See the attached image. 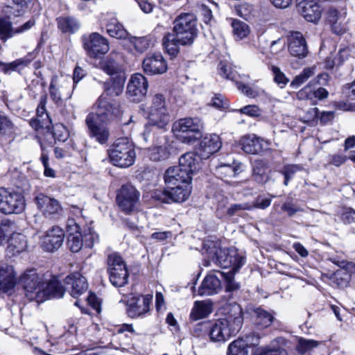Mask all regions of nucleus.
Masks as SVG:
<instances>
[{
    "label": "nucleus",
    "instance_id": "a19ab883",
    "mask_svg": "<svg viewBox=\"0 0 355 355\" xmlns=\"http://www.w3.org/2000/svg\"><path fill=\"white\" fill-rule=\"evenodd\" d=\"M254 313L256 314L254 322L259 327L264 329L272 324L274 317L269 312L261 308H257L255 309Z\"/></svg>",
    "mask_w": 355,
    "mask_h": 355
},
{
    "label": "nucleus",
    "instance_id": "6ab92c4d",
    "mask_svg": "<svg viewBox=\"0 0 355 355\" xmlns=\"http://www.w3.org/2000/svg\"><path fill=\"white\" fill-rule=\"evenodd\" d=\"M35 202L37 208L46 216L58 214L62 210V207L58 200L43 193L37 196L35 198Z\"/></svg>",
    "mask_w": 355,
    "mask_h": 355
},
{
    "label": "nucleus",
    "instance_id": "2f4dec72",
    "mask_svg": "<svg viewBox=\"0 0 355 355\" xmlns=\"http://www.w3.org/2000/svg\"><path fill=\"white\" fill-rule=\"evenodd\" d=\"M263 140L254 135L243 137L240 141L242 150L249 154H259L263 150Z\"/></svg>",
    "mask_w": 355,
    "mask_h": 355
},
{
    "label": "nucleus",
    "instance_id": "de8ad7c7",
    "mask_svg": "<svg viewBox=\"0 0 355 355\" xmlns=\"http://www.w3.org/2000/svg\"><path fill=\"white\" fill-rule=\"evenodd\" d=\"M130 42L139 53H144L150 45V40L147 37H131Z\"/></svg>",
    "mask_w": 355,
    "mask_h": 355
},
{
    "label": "nucleus",
    "instance_id": "5701e85b",
    "mask_svg": "<svg viewBox=\"0 0 355 355\" xmlns=\"http://www.w3.org/2000/svg\"><path fill=\"white\" fill-rule=\"evenodd\" d=\"M327 21L330 24L332 31L336 35H342L346 31V12H339L336 9L329 10Z\"/></svg>",
    "mask_w": 355,
    "mask_h": 355
},
{
    "label": "nucleus",
    "instance_id": "aec40b11",
    "mask_svg": "<svg viewBox=\"0 0 355 355\" xmlns=\"http://www.w3.org/2000/svg\"><path fill=\"white\" fill-rule=\"evenodd\" d=\"M288 51L290 54L298 58H304L308 54L306 40L300 32H293L288 37Z\"/></svg>",
    "mask_w": 355,
    "mask_h": 355
},
{
    "label": "nucleus",
    "instance_id": "c9c22d12",
    "mask_svg": "<svg viewBox=\"0 0 355 355\" xmlns=\"http://www.w3.org/2000/svg\"><path fill=\"white\" fill-rule=\"evenodd\" d=\"M239 173V167L230 164H220L215 168V175L226 182H229L227 178L235 177Z\"/></svg>",
    "mask_w": 355,
    "mask_h": 355
},
{
    "label": "nucleus",
    "instance_id": "2eb2a0df",
    "mask_svg": "<svg viewBox=\"0 0 355 355\" xmlns=\"http://www.w3.org/2000/svg\"><path fill=\"white\" fill-rule=\"evenodd\" d=\"M142 67L148 75L162 74L168 69L166 61L160 53H148L143 60Z\"/></svg>",
    "mask_w": 355,
    "mask_h": 355
},
{
    "label": "nucleus",
    "instance_id": "c85d7f7f",
    "mask_svg": "<svg viewBox=\"0 0 355 355\" xmlns=\"http://www.w3.org/2000/svg\"><path fill=\"white\" fill-rule=\"evenodd\" d=\"M213 311L212 302L207 300L196 301L190 313V318L198 320L207 318Z\"/></svg>",
    "mask_w": 355,
    "mask_h": 355
},
{
    "label": "nucleus",
    "instance_id": "412c9836",
    "mask_svg": "<svg viewBox=\"0 0 355 355\" xmlns=\"http://www.w3.org/2000/svg\"><path fill=\"white\" fill-rule=\"evenodd\" d=\"M222 143L218 135L213 134L203 137L198 148L199 155L202 159H207L221 148Z\"/></svg>",
    "mask_w": 355,
    "mask_h": 355
},
{
    "label": "nucleus",
    "instance_id": "7ed1b4c3",
    "mask_svg": "<svg viewBox=\"0 0 355 355\" xmlns=\"http://www.w3.org/2000/svg\"><path fill=\"white\" fill-rule=\"evenodd\" d=\"M230 310L226 318L209 324L208 335L211 341L224 343L241 329L243 323L241 306L235 304Z\"/></svg>",
    "mask_w": 355,
    "mask_h": 355
},
{
    "label": "nucleus",
    "instance_id": "ddd939ff",
    "mask_svg": "<svg viewBox=\"0 0 355 355\" xmlns=\"http://www.w3.org/2000/svg\"><path fill=\"white\" fill-rule=\"evenodd\" d=\"M64 239V230L58 226H53L42 236L41 246L44 251L53 252L62 245Z\"/></svg>",
    "mask_w": 355,
    "mask_h": 355
},
{
    "label": "nucleus",
    "instance_id": "1a4fd4ad",
    "mask_svg": "<svg viewBox=\"0 0 355 355\" xmlns=\"http://www.w3.org/2000/svg\"><path fill=\"white\" fill-rule=\"evenodd\" d=\"M81 40L87 55L91 58L101 57L110 50L107 39L98 33L94 32L83 35Z\"/></svg>",
    "mask_w": 355,
    "mask_h": 355
},
{
    "label": "nucleus",
    "instance_id": "cd10ccee",
    "mask_svg": "<svg viewBox=\"0 0 355 355\" xmlns=\"http://www.w3.org/2000/svg\"><path fill=\"white\" fill-rule=\"evenodd\" d=\"M69 83L62 81L57 76L52 77L49 91L51 99L57 105L62 104V96Z\"/></svg>",
    "mask_w": 355,
    "mask_h": 355
},
{
    "label": "nucleus",
    "instance_id": "603ef678",
    "mask_svg": "<svg viewBox=\"0 0 355 355\" xmlns=\"http://www.w3.org/2000/svg\"><path fill=\"white\" fill-rule=\"evenodd\" d=\"M233 33L239 39H243L249 33V28L247 24L239 20H234L232 24Z\"/></svg>",
    "mask_w": 355,
    "mask_h": 355
},
{
    "label": "nucleus",
    "instance_id": "4c0bfd02",
    "mask_svg": "<svg viewBox=\"0 0 355 355\" xmlns=\"http://www.w3.org/2000/svg\"><path fill=\"white\" fill-rule=\"evenodd\" d=\"M107 272L109 274L110 281L113 286L122 287L128 284L129 277L128 270H116V268L114 270L112 268Z\"/></svg>",
    "mask_w": 355,
    "mask_h": 355
},
{
    "label": "nucleus",
    "instance_id": "473e14b6",
    "mask_svg": "<svg viewBox=\"0 0 355 355\" xmlns=\"http://www.w3.org/2000/svg\"><path fill=\"white\" fill-rule=\"evenodd\" d=\"M198 159L193 153H187L182 155L179 159V165L176 166L181 168L183 173L187 174L192 178V175L197 170Z\"/></svg>",
    "mask_w": 355,
    "mask_h": 355
},
{
    "label": "nucleus",
    "instance_id": "f704fd0d",
    "mask_svg": "<svg viewBox=\"0 0 355 355\" xmlns=\"http://www.w3.org/2000/svg\"><path fill=\"white\" fill-rule=\"evenodd\" d=\"M106 31L110 37L116 39H125L128 35V32L123 24L114 17L108 19L106 24Z\"/></svg>",
    "mask_w": 355,
    "mask_h": 355
},
{
    "label": "nucleus",
    "instance_id": "58836bf2",
    "mask_svg": "<svg viewBox=\"0 0 355 355\" xmlns=\"http://www.w3.org/2000/svg\"><path fill=\"white\" fill-rule=\"evenodd\" d=\"M248 348L247 341L238 338L229 345L227 355H248Z\"/></svg>",
    "mask_w": 355,
    "mask_h": 355
},
{
    "label": "nucleus",
    "instance_id": "ea45409f",
    "mask_svg": "<svg viewBox=\"0 0 355 355\" xmlns=\"http://www.w3.org/2000/svg\"><path fill=\"white\" fill-rule=\"evenodd\" d=\"M114 52H112L105 60L101 63V69L107 74L115 76L116 75H122L120 72L121 67L114 60Z\"/></svg>",
    "mask_w": 355,
    "mask_h": 355
},
{
    "label": "nucleus",
    "instance_id": "0e129e2a",
    "mask_svg": "<svg viewBox=\"0 0 355 355\" xmlns=\"http://www.w3.org/2000/svg\"><path fill=\"white\" fill-rule=\"evenodd\" d=\"M152 198L164 203L172 202L167 187L164 191H155L152 194Z\"/></svg>",
    "mask_w": 355,
    "mask_h": 355
},
{
    "label": "nucleus",
    "instance_id": "f3484780",
    "mask_svg": "<svg viewBox=\"0 0 355 355\" xmlns=\"http://www.w3.org/2000/svg\"><path fill=\"white\" fill-rule=\"evenodd\" d=\"M297 8L308 21L315 23L321 17L322 9L318 0H297Z\"/></svg>",
    "mask_w": 355,
    "mask_h": 355
},
{
    "label": "nucleus",
    "instance_id": "6e6552de",
    "mask_svg": "<svg viewBox=\"0 0 355 355\" xmlns=\"http://www.w3.org/2000/svg\"><path fill=\"white\" fill-rule=\"evenodd\" d=\"M140 193L131 184H125L119 189L116 200L120 209L125 214L138 210Z\"/></svg>",
    "mask_w": 355,
    "mask_h": 355
},
{
    "label": "nucleus",
    "instance_id": "f03ea898",
    "mask_svg": "<svg viewBox=\"0 0 355 355\" xmlns=\"http://www.w3.org/2000/svg\"><path fill=\"white\" fill-rule=\"evenodd\" d=\"M196 16L191 12H182L173 21V33H168L162 39L166 51L171 56L179 53L180 46L191 45L198 33Z\"/></svg>",
    "mask_w": 355,
    "mask_h": 355
},
{
    "label": "nucleus",
    "instance_id": "8fccbe9b",
    "mask_svg": "<svg viewBox=\"0 0 355 355\" xmlns=\"http://www.w3.org/2000/svg\"><path fill=\"white\" fill-rule=\"evenodd\" d=\"M83 239V246L85 248H92L94 243L98 241V235L91 227H87L84 230L82 234Z\"/></svg>",
    "mask_w": 355,
    "mask_h": 355
},
{
    "label": "nucleus",
    "instance_id": "4be33fe9",
    "mask_svg": "<svg viewBox=\"0 0 355 355\" xmlns=\"http://www.w3.org/2000/svg\"><path fill=\"white\" fill-rule=\"evenodd\" d=\"M12 266L3 264L0 266V293H8L16 285V277Z\"/></svg>",
    "mask_w": 355,
    "mask_h": 355
},
{
    "label": "nucleus",
    "instance_id": "a18cd8bd",
    "mask_svg": "<svg viewBox=\"0 0 355 355\" xmlns=\"http://www.w3.org/2000/svg\"><path fill=\"white\" fill-rule=\"evenodd\" d=\"M236 272L230 270L227 272H220V275L225 281V289L227 292L237 291L240 288V284L234 281V275Z\"/></svg>",
    "mask_w": 355,
    "mask_h": 355
},
{
    "label": "nucleus",
    "instance_id": "39448f33",
    "mask_svg": "<svg viewBox=\"0 0 355 355\" xmlns=\"http://www.w3.org/2000/svg\"><path fill=\"white\" fill-rule=\"evenodd\" d=\"M111 163L120 168H128L134 164L136 159L135 146L128 138L116 139L109 149Z\"/></svg>",
    "mask_w": 355,
    "mask_h": 355
},
{
    "label": "nucleus",
    "instance_id": "bb28decb",
    "mask_svg": "<svg viewBox=\"0 0 355 355\" xmlns=\"http://www.w3.org/2000/svg\"><path fill=\"white\" fill-rule=\"evenodd\" d=\"M284 343L283 338H277L270 345L257 348L253 355H287V352L284 348Z\"/></svg>",
    "mask_w": 355,
    "mask_h": 355
},
{
    "label": "nucleus",
    "instance_id": "bf43d9fd",
    "mask_svg": "<svg viewBox=\"0 0 355 355\" xmlns=\"http://www.w3.org/2000/svg\"><path fill=\"white\" fill-rule=\"evenodd\" d=\"M219 73L221 76L226 79L235 82L237 80L236 71L231 66L227 65L223 62H220L219 64Z\"/></svg>",
    "mask_w": 355,
    "mask_h": 355
},
{
    "label": "nucleus",
    "instance_id": "423d86ee",
    "mask_svg": "<svg viewBox=\"0 0 355 355\" xmlns=\"http://www.w3.org/2000/svg\"><path fill=\"white\" fill-rule=\"evenodd\" d=\"M203 123L198 117H187L175 121L173 130L182 142L191 144L202 136Z\"/></svg>",
    "mask_w": 355,
    "mask_h": 355
},
{
    "label": "nucleus",
    "instance_id": "7c9ffc66",
    "mask_svg": "<svg viewBox=\"0 0 355 355\" xmlns=\"http://www.w3.org/2000/svg\"><path fill=\"white\" fill-rule=\"evenodd\" d=\"M191 182H186L179 185L168 187V191L172 202H182L190 196L191 191Z\"/></svg>",
    "mask_w": 355,
    "mask_h": 355
},
{
    "label": "nucleus",
    "instance_id": "9d476101",
    "mask_svg": "<svg viewBox=\"0 0 355 355\" xmlns=\"http://www.w3.org/2000/svg\"><path fill=\"white\" fill-rule=\"evenodd\" d=\"M25 209L22 195L4 187L0 188V212L4 214H19Z\"/></svg>",
    "mask_w": 355,
    "mask_h": 355
},
{
    "label": "nucleus",
    "instance_id": "c756f323",
    "mask_svg": "<svg viewBox=\"0 0 355 355\" xmlns=\"http://www.w3.org/2000/svg\"><path fill=\"white\" fill-rule=\"evenodd\" d=\"M27 241L26 236L20 233L13 232L8 241L7 252L16 255L26 249Z\"/></svg>",
    "mask_w": 355,
    "mask_h": 355
},
{
    "label": "nucleus",
    "instance_id": "13d9d810",
    "mask_svg": "<svg viewBox=\"0 0 355 355\" xmlns=\"http://www.w3.org/2000/svg\"><path fill=\"white\" fill-rule=\"evenodd\" d=\"M237 89L241 91L243 94L250 98H255L259 96L261 90L259 88H253L248 85L244 84L242 82L236 81Z\"/></svg>",
    "mask_w": 355,
    "mask_h": 355
},
{
    "label": "nucleus",
    "instance_id": "dca6fc26",
    "mask_svg": "<svg viewBox=\"0 0 355 355\" xmlns=\"http://www.w3.org/2000/svg\"><path fill=\"white\" fill-rule=\"evenodd\" d=\"M152 300L151 295L132 297L128 302V315L131 318H137L148 312Z\"/></svg>",
    "mask_w": 355,
    "mask_h": 355
},
{
    "label": "nucleus",
    "instance_id": "b1692460",
    "mask_svg": "<svg viewBox=\"0 0 355 355\" xmlns=\"http://www.w3.org/2000/svg\"><path fill=\"white\" fill-rule=\"evenodd\" d=\"M164 183L166 187H171L186 182H191L192 178L183 173L181 168L176 166L169 167L164 175Z\"/></svg>",
    "mask_w": 355,
    "mask_h": 355
},
{
    "label": "nucleus",
    "instance_id": "49530a36",
    "mask_svg": "<svg viewBox=\"0 0 355 355\" xmlns=\"http://www.w3.org/2000/svg\"><path fill=\"white\" fill-rule=\"evenodd\" d=\"M313 75V68H305L298 76L295 77L291 83V86L293 88H297Z\"/></svg>",
    "mask_w": 355,
    "mask_h": 355
},
{
    "label": "nucleus",
    "instance_id": "4468645a",
    "mask_svg": "<svg viewBox=\"0 0 355 355\" xmlns=\"http://www.w3.org/2000/svg\"><path fill=\"white\" fill-rule=\"evenodd\" d=\"M89 136L100 144H105L110 138L109 129L103 125L98 124L94 113H89L85 119Z\"/></svg>",
    "mask_w": 355,
    "mask_h": 355
},
{
    "label": "nucleus",
    "instance_id": "f257e3e1",
    "mask_svg": "<svg viewBox=\"0 0 355 355\" xmlns=\"http://www.w3.org/2000/svg\"><path fill=\"white\" fill-rule=\"evenodd\" d=\"M25 297L29 301L41 303L49 298H60L64 290L60 283L53 279L47 282L43 274L35 270H28L19 277Z\"/></svg>",
    "mask_w": 355,
    "mask_h": 355
},
{
    "label": "nucleus",
    "instance_id": "20e7f679",
    "mask_svg": "<svg viewBox=\"0 0 355 355\" xmlns=\"http://www.w3.org/2000/svg\"><path fill=\"white\" fill-rule=\"evenodd\" d=\"M96 110V119L104 123H110L112 122H121L123 125H128L132 121V116L128 122L122 121L123 112L121 108L120 103L107 95H101L94 105Z\"/></svg>",
    "mask_w": 355,
    "mask_h": 355
},
{
    "label": "nucleus",
    "instance_id": "052dcab7",
    "mask_svg": "<svg viewBox=\"0 0 355 355\" xmlns=\"http://www.w3.org/2000/svg\"><path fill=\"white\" fill-rule=\"evenodd\" d=\"M274 76V81L281 87L284 88L289 82L285 74L281 71V69L275 65H272L270 67Z\"/></svg>",
    "mask_w": 355,
    "mask_h": 355
},
{
    "label": "nucleus",
    "instance_id": "f8f14e48",
    "mask_svg": "<svg viewBox=\"0 0 355 355\" xmlns=\"http://www.w3.org/2000/svg\"><path fill=\"white\" fill-rule=\"evenodd\" d=\"M148 87V81L141 73L131 76L127 86V98L132 102H139L145 96Z\"/></svg>",
    "mask_w": 355,
    "mask_h": 355
},
{
    "label": "nucleus",
    "instance_id": "a211bd4d",
    "mask_svg": "<svg viewBox=\"0 0 355 355\" xmlns=\"http://www.w3.org/2000/svg\"><path fill=\"white\" fill-rule=\"evenodd\" d=\"M66 288L73 297H78L87 290L86 279L80 272H73L66 277L64 279Z\"/></svg>",
    "mask_w": 355,
    "mask_h": 355
},
{
    "label": "nucleus",
    "instance_id": "0eeeda50",
    "mask_svg": "<svg viewBox=\"0 0 355 355\" xmlns=\"http://www.w3.org/2000/svg\"><path fill=\"white\" fill-rule=\"evenodd\" d=\"M148 117L150 124L157 125L158 129H164L168 124L170 115L162 94H156L152 97L151 105L148 107Z\"/></svg>",
    "mask_w": 355,
    "mask_h": 355
},
{
    "label": "nucleus",
    "instance_id": "69168bd1",
    "mask_svg": "<svg viewBox=\"0 0 355 355\" xmlns=\"http://www.w3.org/2000/svg\"><path fill=\"white\" fill-rule=\"evenodd\" d=\"M239 112L251 117H257L261 115V110L255 105H249L241 108Z\"/></svg>",
    "mask_w": 355,
    "mask_h": 355
},
{
    "label": "nucleus",
    "instance_id": "79ce46f5",
    "mask_svg": "<svg viewBox=\"0 0 355 355\" xmlns=\"http://www.w3.org/2000/svg\"><path fill=\"white\" fill-rule=\"evenodd\" d=\"M119 270H128L126 263L123 259L116 252L109 254L107 257V272L110 271V269Z\"/></svg>",
    "mask_w": 355,
    "mask_h": 355
},
{
    "label": "nucleus",
    "instance_id": "338daca9",
    "mask_svg": "<svg viewBox=\"0 0 355 355\" xmlns=\"http://www.w3.org/2000/svg\"><path fill=\"white\" fill-rule=\"evenodd\" d=\"M253 177L257 182L261 184L266 183L268 180V177L263 167H254L253 168Z\"/></svg>",
    "mask_w": 355,
    "mask_h": 355
},
{
    "label": "nucleus",
    "instance_id": "9b49d317",
    "mask_svg": "<svg viewBox=\"0 0 355 355\" xmlns=\"http://www.w3.org/2000/svg\"><path fill=\"white\" fill-rule=\"evenodd\" d=\"M216 263L224 268L237 272L245 263V257L239 254L236 250L219 248L215 252Z\"/></svg>",
    "mask_w": 355,
    "mask_h": 355
},
{
    "label": "nucleus",
    "instance_id": "37998d69",
    "mask_svg": "<svg viewBox=\"0 0 355 355\" xmlns=\"http://www.w3.org/2000/svg\"><path fill=\"white\" fill-rule=\"evenodd\" d=\"M169 155L168 148L165 145L156 146L148 149V156L151 160L160 161Z\"/></svg>",
    "mask_w": 355,
    "mask_h": 355
},
{
    "label": "nucleus",
    "instance_id": "c03bdc74",
    "mask_svg": "<svg viewBox=\"0 0 355 355\" xmlns=\"http://www.w3.org/2000/svg\"><path fill=\"white\" fill-rule=\"evenodd\" d=\"M15 35V28L12 26L11 22L6 18L0 19V39L6 40Z\"/></svg>",
    "mask_w": 355,
    "mask_h": 355
},
{
    "label": "nucleus",
    "instance_id": "6e6d98bb",
    "mask_svg": "<svg viewBox=\"0 0 355 355\" xmlns=\"http://www.w3.org/2000/svg\"><path fill=\"white\" fill-rule=\"evenodd\" d=\"M317 82L311 80L307 85L304 88L298 91L297 93V97L300 100H314V87Z\"/></svg>",
    "mask_w": 355,
    "mask_h": 355
},
{
    "label": "nucleus",
    "instance_id": "3c124183",
    "mask_svg": "<svg viewBox=\"0 0 355 355\" xmlns=\"http://www.w3.org/2000/svg\"><path fill=\"white\" fill-rule=\"evenodd\" d=\"M14 123L5 114L0 112V135H7L14 131Z\"/></svg>",
    "mask_w": 355,
    "mask_h": 355
},
{
    "label": "nucleus",
    "instance_id": "4d7b16f0",
    "mask_svg": "<svg viewBox=\"0 0 355 355\" xmlns=\"http://www.w3.org/2000/svg\"><path fill=\"white\" fill-rule=\"evenodd\" d=\"M302 168H303L301 166L297 164L285 165L281 171V173L284 176V184L287 186L289 180L293 178L294 174L296 172L302 170Z\"/></svg>",
    "mask_w": 355,
    "mask_h": 355
},
{
    "label": "nucleus",
    "instance_id": "864d4df0",
    "mask_svg": "<svg viewBox=\"0 0 355 355\" xmlns=\"http://www.w3.org/2000/svg\"><path fill=\"white\" fill-rule=\"evenodd\" d=\"M49 135L55 139V141L64 142L67 139L69 133L63 125L56 124L53 127L52 132H49Z\"/></svg>",
    "mask_w": 355,
    "mask_h": 355
},
{
    "label": "nucleus",
    "instance_id": "e433bc0d",
    "mask_svg": "<svg viewBox=\"0 0 355 355\" xmlns=\"http://www.w3.org/2000/svg\"><path fill=\"white\" fill-rule=\"evenodd\" d=\"M57 21L58 28L63 33H74L80 27L79 21L72 17H60Z\"/></svg>",
    "mask_w": 355,
    "mask_h": 355
},
{
    "label": "nucleus",
    "instance_id": "5fc2aeb1",
    "mask_svg": "<svg viewBox=\"0 0 355 355\" xmlns=\"http://www.w3.org/2000/svg\"><path fill=\"white\" fill-rule=\"evenodd\" d=\"M318 345V342L311 339H306L300 338L296 346L297 351L303 354L306 352L316 347Z\"/></svg>",
    "mask_w": 355,
    "mask_h": 355
},
{
    "label": "nucleus",
    "instance_id": "e2e57ef3",
    "mask_svg": "<svg viewBox=\"0 0 355 355\" xmlns=\"http://www.w3.org/2000/svg\"><path fill=\"white\" fill-rule=\"evenodd\" d=\"M47 102V96L46 94L41 96L40 102L37 107V118L42 119V121H48L49 115L46 111V104Z\"/></svg>",
    "mask_w": 355,
    "mask_h": 355
},
{
    "label": "nucleus",
    "instance_id": "09e8293b",
    "mask_svg": "<svg viewBox=\"0 0 355 355\" xmlns=\"http://www.w3.org/2000/svg\"><path fill=\"white\" fill-rule=\"evenodd\" d=\"M67 245L71 252L74 253L78 252L83 247L82 234H78L76 236H68Z\"/></svg>",
    "mask_w": 355,
    "mask_h": 355
},
{
    "label": "nucleus",
    "instance_id": "393cba45",
    "mask_svg": "<svg viewBox=\"0 0 355 355\" xmlns=\"http://www.w3.org/2000/svg\"><path fill=\"white\" fill-rule=\"evenodd\" d=\"M222 288L220 278L215 274H208L198 288V295H211L218 293Z\"/></svg>",
    "mask_w": 355,
    "mask_h": 355
},
{
    "label": "nucleus",
    "instance_id": "a878e982",
    "mask_svg": "<svg viewBox=\"0 0 355 355\" xmlns=\"http://www.w3.org/2000/svg\"><path fill=\"white\" fill-rule=\"evenodd\" d=\"M125 78L124 75L112 76L104 83V92L101 95L108 97L119 96L123 92Z\"/></svg>",
    "mask_w": 355,
    "mask_h": 355
},
{
    "label": "nucleus",
    "instance_id": "774afa93",
    "mask_svg": "<svg viewBox=\"0 0 355 355\" xmlns=\"http://www.w3.org/2000/svg\"><path fill=\"white\" fill-rule=\"evenodd\" d=\"M340 218L345 224L355 223V210L351 207L345 208Z\"/></svg>",
    "mask_w": 355,
    "mask_h": 355
},
{
    "label": "nucleus",
    "instance_id": "680f3d73",
    "mask_svg": "<svg viewBox=\"0 0 355 355\" xmlns=\"http://www.w3.org/2000/svg\"><path fill=\"white\" fill-rule=\"evenodd\" d=\"M15 229V225L10 220H3L0 224V245L3 244L6 237Z\"/></svg>",
    "mask_w": 355,
    "mask_h": 355
},
{
    "label": "nucleus",
    "instance_id": "72a5a7b5",
    "mask_svg": "<svg viewBox=\"0 0 355 355\" xmlns=\"http://www.w3.org/2000/svg\"><path fill=\"white\" fill-rule=\"evenodd\" d=\"M34 59V53H30L25 57L17 59L15 61L10 63L6 64L0 62V67L6 74H9L12 71H17L19 69H21L26 67Z\"/></svg>",
    "mask_w": 355,
    "mask_h": 355
}]
</instances>
